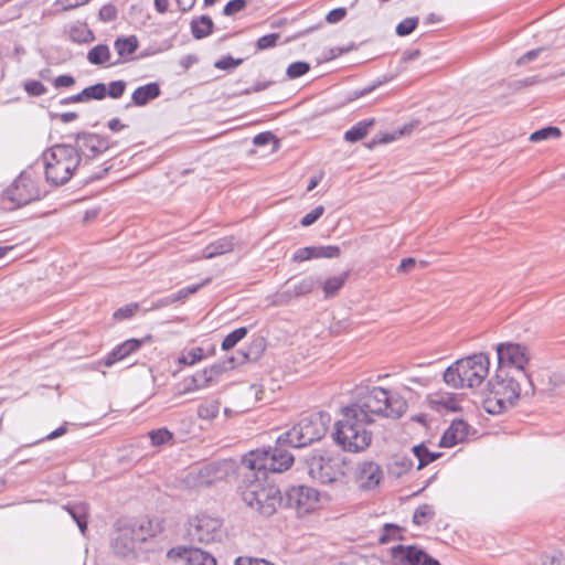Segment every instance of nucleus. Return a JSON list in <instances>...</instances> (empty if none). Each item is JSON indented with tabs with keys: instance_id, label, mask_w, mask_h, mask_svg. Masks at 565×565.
Wrapping results in <instances>:
<instances>
[{
	"instance_id": "f257e3e1",
	"label": "nucleus",
	"mask_w": 565,
	"mask_h": 565,
	"mask_svg": "<svg viewBox=\"0 0 565 565\" xmlns=\"http://www.w3.org/2000/svg\"><path fill=\"white\" fill-rule=\"evenodd\" d=\"M406 409L407 403L404 398L391 395L390 391L383 387L374 386L356 403L342 408V417L334 424L333 440L345 451H362L372 440V433L365 426L374 422L373 415L396 419L402 417Z\"/></svg>"
},
{
	"instance_id": "f03ea898",
	"label": "nucleus",
	"mask_w": 565,
	"mask_h": 565,
	"mask_svg": "<svg viewBox=\"0 0 565 565\" xmlns=\"http://www.w3.org/2000/svg\"><path fill=\"white\" fill-rule=\"evenodd\" d=\"M294 461L295 457L291 454H284L279 448H257L248 451L242 457L238 466L237 491L242 500L246 504H252L258 492L275 482L269 473L284 472Z\"/></svg>"
},
{
	"instance_id": "7ed1b4c3",
	"label": "nucleus",
	"mask_w": 565,
	"mask_h": 565,
	"mask_svg": "<svg viewBox=\"0 0 565 565\" xmlns=\"http://www.w3.org/2000/svg\"><path fill=\"white\" fill-rule=\"evenodd\" d=\"M489 394L483 399V408L487 413L499 415L515 406L516 401L529 390L521 376L503 369H498L495 375L488 382Z\"/></svg>"
},
{
	"instance_id": "20e7f679",
	"label": "nucleus",
	"mask_w": 565,
	"mask_h": 565,
	"mask_svg": "<svg viewBox=\"0 0 565 565\" xmlns=\"http://www.w3.org/2000/svg\"><path fill=\"white\" fill-rule=\"evenodd\" d=\"M330 424V415L323 412H318L301 418L296 425L289 430L281 434L277 440L275 447L271 449L281 450L284 454H290L288 447L302 448L315 441L320 440L326 433Z\"/></svg>"
},
{
	"instance_id": "39448f33",
	"label": "nucleus",
	"mask_w": 565,
	"mask_h": 565,
	"mask_svg": "<svg viewBox=\"0 0 565 565\" xmlns=\"http://www.w3.org/2000/svg\"><path fill=\"white\" fill-rule=\"evenodd\" d=\"M42 159L45 179L55 186L68 182L75 170L82 167L81 156L73 149L72 143H57L47 148Z\"/></svg>"
},
{
	"instance_id": "423d86ee",
	"label": "nucleus",
	"mask_w": 565,
	"mask_h": 565,
	"mask_svg": "<svg viewBox=\"0 0 565 565\" xmlns=\"http://www.w3.org/2000/svg\"><path fill=\"white\" fill-rule=\"evenodd\" d=\"M489 356L473 354L454 362L444 373L445 383L452 388L479 386L489 373Z\"/></svg>"
},
{
	"instance_id": "0eeeda50",
	"label": "nucleus",
	"mask_w": 565,
	"mask_h": 565,
	"mask_svg": "<svg viewBox=\"0 0 565 565\" xmlns=\"http://www.w3.org/2000/svg\"><path fill=\"white\" fill-rule=\"evenodd\" d=\"M498 355V369L511 371V373L521 376L526 383L529 390L524 391V395H534V385L531 376L525 373L524 367L530 361L529 349L519 343H500L495 348Z\"/></svg>"
},
{
	"instance_id": "6e6552de",
	"label": "nucleus",
	"mask_w": 565,
	"mask_h": 565,
	"mask_svg": "<svg viewBox=\"0 0 565 565\" xmlns=\"http://www.w3.org/2000/svg\"><path fill=\"white\" fill-rule=\"evenodd\" d=\"M308 475L320 483H332L344 476L339 457L328 451L316 450L305 458Z\"/></svg>"
},
{
	"instance_id": "1a4fd4ad",
	"label": "nucleus",
	"mask_w": 565,
	"mask_h": 565,
	"mask_svg": "<svg viewBox=\"0 0 565 565\" xmlns=\"http://www.w3.org/2000/svg\"><path fill=\"white\" fill-rule=\"evenodd\" d=\"M41 199V191L34 180L21 173L1 194L6 209L14 210Z\"/></svg>"
},
{
	"instance_id": "9d476101",
	"label": "nucleus",
	"mask_w": 565,
	"mask_h": 565,
	"mask_svg": "<svg viewBox=\"0 0 565 565\" xmlns=\"http://www.w3.org/2000/svg\"><path fill=\"white\" fill-rule=\"evenodd\" d=\"M188 535L192 542L201 544L221 542L224 535L223 521L209 514H199L190 520Z\"/></svg>"
},
{
	"instance_id": "9b49d317",
	"label": "nucleus",
	"mask_w": 565,
	"mask_h": 565,
	"mask_svg": "<svg viewBox=\"0 0 565 565\" xmlns=\"http://www.w3.org/2000/svg\"><path fill=\"white\" fill-rule=\"evenodd\" d=\"M109 148L110 143L108 138L95 132H78L74 137L73 149L81 156L83 168H85L92 159L104 153Z\"/></svg>"
},
{
	"instance_id": "f8f14e48",
	"label": "nucleus",
	"mask_w": 565,
	"mask_h": 565,
	"mask_svg": "<svg viewBox=\"0 0 565 565\" xmlns=\"http://www.w3.org/2000/svg\"><path fill=\"white\" fill-rule=\"evenodd\" d=\"M319 491L308 486H294L282 495V508L295 509L298 513H308L319 502Z\"/></svg>"
},
{
	"instance_id": "ddd939ff",
	"label": "nucleus",
	"mask_w": 565,
	"mask_h": 565,
	"mask_svg": "<svg viewBox=\"0 0 565 565\" xmlns=\"http://www.w3.org/2000/svg\"><path fill=\"white\" fill-rule=\"evenodd\" d=\"M282 494L278 486L273 482L256 494V500L247 504L264 516H271L278 508H281Z\"/></svg>"
},
{
	"instance_id": "4468645a",
	"label": "nucleus",
	"mask_w": 565,
	"mask_h": 565,
	"mask_svg": "<svg viewBox=\"0 0 565 565\" xmlns=\"http://www.w3.org/2000/svg\"><path fill=\"white\" fill-rule=\"evenodd\" d=\"M136 543L137 541L124 525L118 529L116 536L110 542V547L116 556L130 559L137 557Z\"/></svg>"
},
{
	"instance_id": "2eb2a0df",
	"label": "nucleus",
	"mask_w": 565,
	"mask_h": 565,
	"mask_svg": "<svg viewBox=\"0 0 565 565\" xmlns=\"http://www.w3.org/2000/svg\"><path fill=\"white\" fill-rule=\"evenodd\" d=\"M168 556L185 559L189 565H216V559L199 547H173L168 552Z\"/></svg>"
},
{
	"instance_id": "dca6fc26",
	"label": "nucleus",
	"mask_w": 565,
	"mask_h": 565,
	"mask_svg": "<svg viewBox=\"0 0 565 565\" xmlns=\"http://www.w3.org/2000/svg\"><path fill=\"white\" fill-rule=\"evenodd\" d=\"M425 551L415 545H396L391 548V557L394 565H419Z\"/></svg>"
},
{
	"instance_id": "f3484780",
	"label": "nucleus",
	"mask_w": 565,
	"mask_h": 565,
	"mask_svg": "<svg viewBox=\"0 0 565 565\" xmlns=\"http://www.w3.org/2000/svg\"><path fill=\"white\" fill-rule=\"evenodd\" d=\"M125 526L137 541V543L146 542L149 537L156 536V534L161 531L160 524L148 518H141L125 524Z\"/></svg>"
},
{
	"instance_id": "a211bd4d",
	"label": "nucleus",
	"mask_w": 565,
	"mask_h": 565,
	"mask_svg": "<svg viewBox=\"0 0 565 565\" xmlns=\"http://www.w3.org/2000/svg\"><path fill=\"white\" fill-rule=\"evenodd\" d=\"M470 426L462 419H456L443 434L439 446L449 448L463 441L469 434Z\"/></svg>"
},
{
	"instance_id": "6ab92c4d",
	"label": "nucleus",
	"mask_w": 565,
	"mask_h": 565,
	"mask_svg": "<svg viewBox=\"0 0 565 565\" xmlns=\"http://www.w3.org/2000/svg\"><path fill=\"white\" fill-rule=\"evenodd\" d=\"M160 95L161 89L159 84L152 82L137 87L131 95V102L135 106L143 107Z\"/></svg>"
},
{
	"instance_id": "aec40b11",
	"label": "nucleus",
	"mask_w": 565,
	"mask_h": 565,
	"mask_svg": "<svg viewBox=\"0 0 565 565\" xmlns=\"http://www.w3.org/2000/svg\"><path fill=\"white\" fill-rule=\"evenodd\" d=\"M382 476V470L377 463L364 462L359 476L361 487L366 490L374 489L380 484Z\"/></svg>"
},
{
	"instance_id": "412c9836",
	"label": "nucleus",
	"mask_w": 565,
	"mask_h": 565,
	"mask_svg": "<svg viewBox=\"0 0 565 565\" xmlns=\"http://www.w3.org/2000/svg\"><path fill=\"white\" fill-rule=\"evenodd\" d=\"M321 284L312 276L305 277L299 282L288 287L280 296L281 297H300L310 294L317 285Z\"/></svg>"
},
{
	"instance_id": "4be33fe9",
	"label": "nucleus",
	"mask_w": 565,
	"mask_h": 565,
	"mask_svg": "<svg viewBox=\"0 0 565 565\" xmlns=\"http://www.w3.org/2000/svg\"><path fill=\"white\" fill-rule=\"evenodd\" d=\"M63 508L76 522L81 533L85 535L87 531L88 505L84 502H78L74 504H66Z\"/></svg>"
},
{
	"instance_id": "5701e85b",
	"label": "nucleus",
	"mask_w": 565,
	"mask_h": 565,
	"mask_svg": "<svg viewBox=\"0 0 565 565\" xmlns=\"http://www.w3.org/2000/svg\"><path fill=\"white\" fill-rule=\"evenodd\" d=\"M266 349V341L264 338H257L255 340L252 341V343L249 344V347L247 348L246 351H239L237 352L238 356H236V362L237 363H244L246 361H257L260 355L263 354V352L265 351Z\"/></svg>"
},
{
	"instance_id": "b1692460",
	"label": "nucleus",
	"mask_w": 565,
	"mask_h": 565,
	"mask_svg": "<svg viewBox=\"0 0 565 565\" xmlns=\"http://www.w3.org/2000/svg\"><path fill=\"white\" fill-rule=\"evenodd\" d=\"M214 23L209 15H201L191 21V33L195 40H202L213 33Z\"/></svg>"
},
{
	"instance_id": "393cba45",
	"label": "nucleus",
	"mask_w": 565,
	"mask_h": 565,
	"mask_svg": "<svg viewBox=\"0 0 565 565\" xmlns=\"http://www.w3.org/2000/svg\"><path fill=\"white\" fill-rule=\"evenodd\" d=\"M375 125L374 118L363 119L352 126L349 130L344 134V140L348 142H358L362 140L367 134L370 128H372Z\"/></svg>"
},
{
	"instance_id": "a878e982",
	"label": "nucleus",
	"mask_w": 565,
	"mask_h": 565,
	"mask_svg": "<svg viewBox=\"0 0 565 565\" xmlns=\"http://www.w3.org/2000/svg\"><path fill=\"white\" fill-rule=\"evenodd\" d=\"M234 248L233 237H222L209 244L203 249L204 258H213L215 256L232 252Z\"/></svg>"
},
{
	"instance_id": "bb28decb",
	"label": "nucleus",
	"mask_w": 565,
	"mask_h": 565,
	"mask_svg": "<svg viewBox=\"0 0 565 565\" xmlns=\"http://www.w3.org/2000/svg\"><path fill=\"white\" fill-rule=\"evenodd\" d=\"M184 388L182 393H190L201 388L209 387L212 382L209 377L207 372L204 370L196 372L190 377L184 379Z\"/></svg>"
},
{
	"instance_id": "cd10ccee",
	"label": "nucleus",
	"mask_w": 565,
	"mask_h": 565,
	"mask_svg": "<svg viewBox=\"0 0 565 565\" xmlns=\"http://www.w3.org/2000/svg\"><path fill=\"white\" fill-rule=\"evenodd\" d=\"M412 452L418 459L417 470L425 468L427 465L441 457V452L430 451L424 443L415 445L412 448Z\"/></svg>"
},
{
	"instance_id": "c85d7f7f",
	"label": "nucleus",
	"mask_w": 565,
	"mask_h": 565,
	"mask_svg": "<svg viewBox=\"0 0 565 565\" xmlns=\"http://www.w3.org/2000/svg\"><path fill=\"white\" fill-rule=\"evenodd\" d=\"M213 471V468L211 466H204L199 469L198 472L190 471L186 475L185 482L189 486L193 487H204L209 486L212 480L210 479L211 472Z\"/></svg>"
},
{
	"instance_id": "c756f323",
	"label": "nucleus",
	"mask_w": 565,
	"mask_h": 565,
	"mask_svg": "<svg viewBox=\"0 0 565 565\" xmlns=\"http://www.w3.org/2000/svg\"><path fill=\"white\" fill-rule=\"evenodd\" d=\"M138 39L136 35L126 38H117L114 46L120 57H126L134 54L138 49Z\"/></svg>"
},
{
	"instance_id": "7c9ffc66",
	"label": "nucleus",
	"mask_w": 565,
	"mask_h": 565,
	"mask_svg": "<svg viewBox=\"0 0 565 565\" xmlns=\"http://www.w3.org/2000/svg\"><path fill=\"white\" fill-rule=\"evenodd\" d=\"M348 277H349V273L345 271L339 276H333V277L328 278L322 284V290H323L324 297L326 298L334 297L339 292V290L343 287Z\"/></svg>"
},
{
	"instance_id": "2f4dec72",
	"label": "nucleus",
	"mask_w": 565,
	"mask_h": 565,
	"mask_svg": "<svg viewBox=\"0 0 565 565\" xmlns=\"http://www.w3.org/2000/svg\"><path fill=\"white\" fill-rule=\"evenodd\" d=\"M413 467V460L405 456H396L393 461L388 465V473L399 478L404 473L408 472Z\"/></svg>"
},
{
	"instance_id": "473e14b6",
	"label": "nucleus",
	"mask_w": 565,
	"mask_h": 565,
	"mask_svg": "<svg viewBox=\"0 0 565 565\" xmlns=\"http://www.w3.org/2000/svg\"><path fill=\"white\" fill-rule=\"evenodd\" d=\"M110 58V51L106 44H98L90 49L87 54V60L93 65H103Z\"/></svg>"
},
{
	"instance_id": "72a5a7b5",
	"label": "nucleus",
	"mask_w": 565,
	"mask_h": 565,
	"mask_svg": "<svg viewBox=\"0 0 565 565\" xmlns=\"http://www.w3.org/2000/svg\"><path fill=\"white\" fill-rule=\"evenodd\" d=\"M83 100H102L107 96V87L104 83H96L92 86L85 87L82 90Z\"/></svg>"
},
{
	"instance_id": "f704fd0d",
	"label": "nucleus",
	"mask_w": 565,
	"mask_h": 565,
	"mask_svg": "<svg viewBox=\"0 0 565 565\" xmlns=\"http://www.w3.org/2000/svg\"><path fill=\"white\" fill-rule=\"evenodd\" d=\"M248 330L246 327H241L228 333L222 341L221 348L224 351L233 349L241 340H243Z\"/></svg>"
},
{
	"instance_id": "c9c22d12",
	"label": "nucleus",
	"mask_w": 565,
	"mask_h": 565,
	"mask_svg": "<svg viewBox=\"0 0 565 565\" xmlns=\"http://www.w3.org/2000/svg\"><path fill=\"white\" fill-rule=\"evenodd\" d=\"M235 362L236 358L232 356L226 362L216 363L205 369L209 377H211L212 384L215 383L218 376H221L226 370L233 369L235 366Z\"/></svg>"
},
{
	"instance_id": "e433bc0d",
	"label": "nucleus",
	"mask_w": 565,
	"mask_h": 565,
	"mask_svg": "<svg viewBox=\"0 0 565 565\" xmlns=\"http://www.w3.org/2000/svg\"><path fill=\"white\" fill-rule=\"evenodd\" d=\"M313 258H337L341 255V249L335 245L311 246Z\"/></svg>"
},
{
	"instance_id": "4c0bfd02",
	"label": "nucleus",
	"mask_w": 565,
	"mask_h": 565,
	"mask_svg": "<svg viewBox=\"0 0 565 565\" xmlns=\"http://www.w3.org/2000/svg\"><path fill=\"white\" fill-rule=\"evenodd\" d=\"M561 135H562V132H561L559 128H557L555 126H547V127L541 128V129L532 132L530 136V140L533 142H537V141L546 140L550 138H558V137H561Z\"/></svg>"
},
{
	"instance_id": "58836bf2",
	"label": "nucleus",
	"mask_w": 565,
	"mask_h": 565,
	"mask_svg": "<svg viewBox=\"0 0 565 565\" xmlns=\"http://www.w3.org/2000/svg\"><path fill=\"white\" fill-rule=\"evenodd\" d=\"M151 340H152V335L148 334L143 339H129V340L122 342L121 344H119L118 347L121 350L124 356L126 358L129 354L138 351L145 342H150Z\"/></svg>"
},
{
	"instance_id": "ea45409f",
	"label": "nucleus",
	"mask_w": 565,
	"mask_h": 565,
	"mask_svg": "<svg viewBox=\"0 0 565 565\" xmlns=\"http://www.w3.org/2000/svg\"><path fill=\"white\" fill-rule=\"evenodd\" d=\"M220 412V403L217 401H211L201 404L198 408V415L202 419H213Z\"/></svg>"
},
{
	"instance_id": "a19ab883",
	"label": "nucleus",
	"mask_w": 565,
	"mask_h": 565,
	"mask_svg": "<svg viewBox=\"0 0 565 565\" xmlns=\"http://www.w3.org/2000/svg\"><path fill=\"white\" fill-rule=\"evenodd\" d=\"M148 435H149V438L153 446L164 445V444L169 443L170 440H172V438H173V434L171 431H169L167 428H159V429L151 430V431H149Z\"/></svg>"
},
{
	"instance_id": "79ce46f5",
	"label": "nucleus",
	"mask_w": 565,
	"mask_h": 565,
	"mask_svg": "<svg viewBox=\"0 0 565 565\" xmlns=\"http://www.w3.org/2000/svg\"><path fill=\"white\" fill-rule=\"evenodd\" d=\"M309 71H310L309 63L302 62V61H298V62L291 63L287 67L286 74H287L288 78L295 79V78H298L300 76H303Z\"/></svg>"
},
{
	"instance_id": "37998d69",
	"label": "nucleus",
	"mask_w": 565,
	"mask_h": 565,
	"mask_svg": "<svg viewBox=\"0 0 565 565\" xmlns=\"http://www.w3.org/2000/svg\"><path fill=\"white\" fill-rule=\"evenodd\" d=\"M435 515V511L429 504L419 505L413 515V523L416 525H422L426 519H431Z\"/></svg>"
},
{
	"instance_id": "c03bdc74",
	"label": "nucleus",
	"mask_w": 565,
	"mask_h": 565,
	"mask_svg": "<svg viewBox=\"0 0 565 565\" xmlns=\"http://www.w3.org/2000/svg\"><path fill=\"white\" fill-rule=\"evenodd\" d=\"M401 531L402 529L398 525L386 523L383 526V532L380 536V542L382 544H385L392 540L402 539Z\"/></svg>"
},
{
	"instance_id": "a18cd8bd",
	"label": "nucleus",
	"mask_w": 565,
	"mask_h": 565,
	"mask_svg": "<svg viewBox=\"0 0 565 565\" xmlns=\"http://www.w3.org/2000/svg\"><path fill=\"white\" fill-rule=\"evenodd\" d=\"M209 281H210V278H207L205 281H203L201 284L188 286L185 288L178 290L175 294H172L174 302L184 301L185 299L189 298V296L198 292Z\"/></svg>"
},
{
	"instance_id": "49530a36",
	"label": "nucleus",
	"mask_w": 565,
	"mask_h": 565,
	"mask_svg": "<svg viewBox=\"0 0 565 565\" xmlns=\"http://www.w3.org/2000/svg\"><path fill=\"white\" fill-rule=\"evenodd\" d=\"M418 25V18H406L401 21L396 26V34L399 36H406L411 34Z\"/></svg>"
},
{
	"instance_id": "de8ad7c7",
	"label": "nucleus",
	"mask_w": 565,
	"mask_h": 565,
	"mask_svg": "<svg viewBox=\"0 0 565 565\" xmlns=\"http://www.w3.org/2000/svg\"><path fill=\"white\" fill-rule=\"evenodd\" d=\"M203 359V349L200 347L192 348L186 354H182L179 358V362L186 364V365H193L198 361H201Z\"/></svg>"
},
{
	"instance_id": "09e8293b",
	"label": "nucleus",
	"mask_w": 565,
	"mask_h": 565,
	"mask_svg": "<svg viewBox=\"0 0 565 565\" xmlns=\"http://www.w3.org/2000/svg\"><path fill=\"white\" fill-rule=\"evenodd\" d=\"M247 4H248V0H231L225 4V7L223 9V14L226 17H232V15L245 10Z\"/></svg>"
},
{
	"instance_id": "8fccbe9b",
	"label": "nucleus",
	"mask_w": 565,
	"mask_h": 565,
	"mask_svg": "<svg viewBox=\"0 0 565 565\" xmlns=\"http://www.w3.org/2000/svg\"><path fill=\"white\" fill-rule=\"evenodd\" d=\"M126 86V82L121 79L110 82L107 88V96L114 99L120 98L125 93Z\"/></svg>"
},
{
	"instance_id": "3c124183",
	"label": "nucleus",
	"mask_w": 565,
	"mask_h": 565,
	"mask_svg": "<svg viewBox=\"0 0 565 565\" xmlns=\"http://www.w3.org/2000/svg\"><path fill=\"white\" fill-rule=\"evenodd\" d=\"M324 213L322 205L316 206L310 213L306 214L301 220L300 224L303 227L310 226L316 223Z\"/></svg>"
},
{
	"instance_id": "603ef678",
	"label": "nucleus",
	"mask_w": 565,
	"mask_h": 565,
	"mask_svg": "<svg viewBox=\"0 0 565 565\" xmlns=\"http://www.w3.org/2000/svg\"><path fill=\"white\" fill-rule=\"evenodd\" d=\"M23 87L30 96L35 97L44 95L47 90L46 87L40 81L25 82Z\"/></svg>"
},
{
	"instance_id": "864d4df0",
	"label": "nucleus",
	"mask_w": 565,
	"mask_h": 565,
	"mask_svg": "<svg viewBox=\"0 0 565 565\" xmlns=\"http://www.w3.org/2000/svg\"><path fill=\"white\" fill-rule=\"evenodd\" d=\"M278 40H279L278 33L266 34V35L260 36L257 40L256 46L260 51L271 49L277 45Z\"/></svg>"
},
{
	"instance_id": "5fc2aeb1",
	"label": "nucleus",
	"mask_w": 565,
	"mask_h": 565,
	"mask_svg": "<svg viewBox=\"0 0 565 565\" xmlns=\"http://www.w3.org/2000/svg\"><path fill=\"white\" fill-rule=\"evenodd\" d=\"M243 63V58H234L232 56H224L214 63L218 70H233Z\"/></svg>"
},
{
	"instance_id": "6e6d98bb",
	"label": "nucleus",
	"mask_w": 565,
	"mask_h": 565,
	"mask_svg": "<svg viewBox=\"0 0 565 565\" xmlns=\"http://www.w3.org/2000/svg\"><path fill=\"white\" fill-rule=\"evenodd\" d=\"M99 19L104 22H111L117 18V9L114 4L107 3L99 9Z\"/></svg>"
},
{
	"instance_id": "4d7b16f0",
	"label": "nucleus",
	"mask_w": 565,
	"mask_h": 565,
	"mask_svg": "<svg viewBox=\"0 0 565 565\" xmlns=\"http://www.w3.org/2000/svg\"><path fill=\"white\" fill-rule=\"evenodd\" d=\"M542 82H543V79H541L540 76L535 75V76H530V77H526L523 79L514 81L510 84V87L514 90H519V89H522L523 87L532 86V85H535V84L542 83Z\"/></svg>"
},
{
	"instance_id": "13d9d810",
	"label": "nucleus",
	"mask_w": 565,
	"mask_h": 565,
	"mask_svg": "<svg viewBox=\"0 0 565 565\" xmlns=\"http://www.w3.org/2000/svg\"><path fill=\"white\" fill-rule=\"evenodd\" d=\"M234 565H275V564L265 558L238 556L235 559Z\"/></svg>"
},
{
	"instance_id": "bf43d9fd",
	"label": "nucleus",
	"mask_w": 565,
	"mask_h": 565,
	"mask_svg": "<svg viewBox=\"0 0 565 565\" xmlns=\"http://www.w3.org/2000/svg\"><path fill=\"white\" fill-rule=\"evenodd\" d=\"M138 309L137 303H130L114 312V318L118 320L131 318Z\"/></svg>"
},
{
	"instance_id": "052dcab7",
	"label": "nucleus",
	"mask_w": 565,
	"mask_h": 565,
	"mask_svg": "<svg viewBox=\"0 0 565 565\" xmlns=\"http://www.w3.org/2000/svg\"><path fill=\"white\" fill-rule=\"evenodd\" d=\"M347 15V9L345 8H335L333 10H331L327 15H326V21L328 23H337V22H340L341 20H343Z\"/></svg>"
},
{
	"instance_id": "680f3d73",
	"label": "nucleus",
	"mask_w": 565,
	"mask_h": 565,
	"mask_svg": "<svg viewBox=\"0 0 565 565\" xmlns=\"http://www.w3.org/2000/svg\"><path fill=\"white\" fill-rule=\"evenodd\" d=\"M309 259H312L311 246L297 249L292 256V260L296 263H301Z\"/></svg>"
},
{
	"instance_id": "e2e57ef3",
	"label": "nucleus",
	"mask_w": 565,
	"mask_h": 565,
	"mask_svg": "<svg viewBox=\"0 0 565 565\" xmlns=\"http://www.w3.org/2000/svg\"><path fill=\"white\" fill-rule=\"evenodd\" d=\"M122 359H125L121 350L119 349V347L117 345L111 352H109L105 359V365L106 366H111L114 365L116 362L118 361H121Z\"/></svg>"
},
{
	"instance_id": "0e129e2a",
	"label": "nucleus",
	"mask_w": 565,
	"mask_h": 565,
	"mask_svg": "<svg viewBox=\"0 0 565 565\" xmlns=\"http://www.w3.org/2000/svg\"><path fill=\"white\" fill-rule=\"evenodd\" d=\"M90 0H57L64 11L76 9L81 6L88 3Z\"/></svg>"
},
{
	"instance_id": "69168bd1",
	"label": "nucleus",
	"mask_w": 565,
	"mask_h": 565,
	"mask_svg": "<svg viewBox=\"0 0 565 565\" xmlns=\"http://www.w3.org/2000/svg\"><path fill=\"white\" fill-rule=\"evenodd\" d=\"M75 84V78L72 75H60L54 79L56 88L71 87Z\"/></svg>"
},
{
	"instance_id": "338daca9",
	"label": "nucleus",
	"mask_w": 565,
	"mask_h": 565,
	"mask_svg": "<svg viewBox=\"0 0 565 565\" xmlns=\"http://www.w3.org/2000/svg\"><path fill=\"white\" fill-rule=\"evenodd\" d=\"M274 138L275 136L269 131L260 132L254 137L253 142L255 146L262 147L268 145Z\"/></svg>"
},
{
	"instance_id": "774afa93",
	"label": "nucleus",
	"mask_w": 565,
	"mask_h": 565,
	"mask_svg": "<svg viewBox=\"0 0 565 565\" xmlns=\"http://www.w3.org/2000/svg\"><path fill=\"white\" fill-rule=\"evenodd\" d=\"M416 266V259L413 257L403 258L397 267L398 273H409Z\"/></svg>"
}]
</instances>
